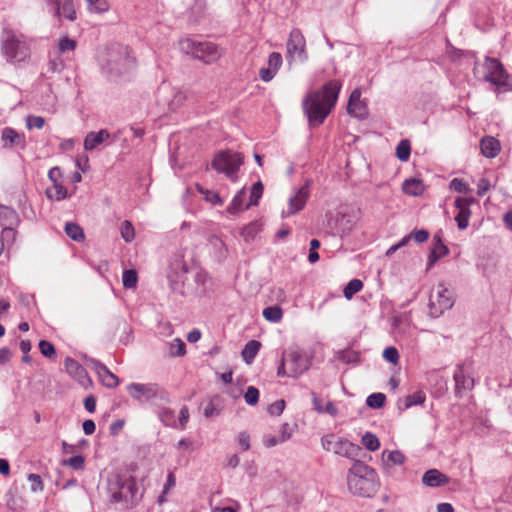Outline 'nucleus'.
I'll return each instance as SVG.
<instances>
[{
    "mask_svg": "<svg viewBox=\"0 0 512 512\" xmlns=\"http://www.w3.org/2000/svg\"><path fill=\"white\" fill-rule=\"evenodd\" d=\"M433 241L434 244L431 251H433L440 257H444L449 253L448 247L443 243L442 238L439 234H435L433 236Z\"/></svg>",
    "mask_w": 512,
    "mask_h": 512,
    "instance_id": "46",
    "label": "nucleus"
},
{
    "mask_svg": "<svg viewBox=\"0 0 512 512\" xmlns=\"http://www.w3.org/2000/svg\"><path fill=\"white\" fill-rule=\"evenodd\" d=\"M65 232L67 236L77 242H81L85 238L83 229L78 224L72 222L66 223Z\"/></svg>",
    "mask_w": 512,
    "mask_h": 512,
    "instance_id": "32",
    "label": "nucleus"
},
{
    "mask_svg": "<svg viewBox=\"0 0 512 512\" xmlns=\"http://www.w3.org/2000/svg\"><path fill=\"white\" fill-rule=\"evenodd\" d=\"M1 50L10 62H21L30 55V47L26 38L10 30L3 32Z\"/></svg>",
    "mask_w": 512,
    "mask_h": 512,
    "instance_id": "4",
    "label": "nucleus"
},
{
    "mask_svg": "<svg viewBox=\"0 0 512 512\" xmlns=\"http://www.w3.org/2000/svg\"><path fill=\"white\" fill-rule=\"evenodd\" d=\"M409 236L415 240L417 243H423L428 240L429 233L425 229H420L412 232Z\"/></svg>",
    "mask_w": 512,
    "mask_h": 512,
    "instance_id": "60",
    "label": "nucleus"
},
{
    "mask_svg": "<svg viewBox=\"0 0 512 512\" xmlns=\"http://www.w3.org/2000/svg\"><path fill=\"white\" fill-rule=\"evenodd\" d=\"M17 486L14 484L13 487L9 490L7 493V506L13 510H17L23 507L24 500L20 499V503H18V500L15 498L17 494Z\"/></svg>",
    "mask_w": 512,
    "mask_h": 512,
    "instance_id": "45",
    "label": "nucleus"
},
{
    "mask_svg": "<svg viewBox=\"0 0 512 512\" xmlns=\"http://www.w3.org/2000/svg\"><path fill=\"white\" fill-rule=\"evenodd\" d=\"M454 305L453 293L445 284L439 283L432 291L429 299V314L437 318Z\"/></svg>",
    "mask_w": 512,
    "mask_h": 512,
    "instance_id": "8",
    "label": "nucleus"
},
{
    "mask_svg": "<svg viewBox=\"0 0 512 512\" xmlns=\"http://www.w3.org/2000/svg\"><path fill=\"white\" fill-rule=\"evenodd\" d=\"M480 149L483 156L487 158H495L501 150V145L496 138L492 136H485L480 141Z\"/></svg>",
    "mask_w": 512,
    "mask_h": 512,
    "instance_id": "23",
    "label": "nucleus"
},
{
    "mask_svg": "<svg viewBox=\"0 0 512 512\" xmlns=\"http://www.w3.org/2000/svg\"><path fill=\"white\" fill-rule=\"evenodd\" d=\"M267 63L269 68L278 72L283 63L282 55L279 52H272L268 57Z\"/></svg>",
    "mask_w": 512,
    "mask_h": 512,
    "instance_id": "50",
    "label": "nucleus"
},
{
    "mask_svg": "<svg viewBox=\"0 0 512 512\" xmlns=\"http://www.w3.org/2000/svg\"><path fill=\"white\" fill-rule=\"evenodd\" d=\"M39 350L41 354L49 359H55L56 358V350L52 343L41 340L39 342Z\"/></svg>",
    "mask_w": 512,
    "mask_h": 512,
    "instance_id": "47",
    "label": "nucleus"
},
{
    "mask_svg": "<svg viewBox=\"0 0 512 512\" xmlns=\"http://www.w3.org/2000/svg\"><path fill=\"white\" fill-rule=\"evenodd\" d=\"M127 390L131 397L141 402H147L158 394L157 384L133 383L127 387Z\"/></svg>",
    "mask_w": 512,
    "mask_h": 512,
    "instance_id": "12",
    "label": "nucleus"
},
{
    "mask_svg": "<svg viewBox=\"0 0 512 512\" xmlns=\"http://www.w3.org/2000/svg\"><path fill=\"white\" fill-rule=\"evenodd\" d=\"M276 74L277 72L269 67H263L259 70V77L264 82H270Z\"/></svg>",
    "mask_w": 512,
    "mask_h": 512,
    "instance_id": "59",
    "label": "nucleus"
},
{
    "mask_svg": "<svg viewBox=\"0 0 512 512\" xmlns=\"http://www.w3.org/2000/svg\"><path fill=\"white\" fill-rule=\"evenodd\" d=\"M339 359L344 363H356L359 360V354L352 350H346L339 354Z\"/></svg>",
    "mask_w": 512,
    "mask_h": 512,
    "instance_id": "54",
    "label": "nucleus"
},
{
    "mask_svg": "<svg viewBox=\"0 0 512 512\" xmlns=\"http://www.w3.org/2000/svg\"><path fill=\"white\" fill-rule=\"evenodd\" d=\"M288 368V377L296 378L310 367L308 357L298 349H290L283 355Z\"/></svg>",
    "mask_w": 512,
    "mask_h": 512,
    "instance_id": "10",
    "label": "nucleus"
},
{
    "mask_svg": "<svg viewBox=\"0 0 512 512\" xmlns=\"http://www.w3.org/2000/svg\"><path fill=\"white\" fill-rule=\"evenodd\" d=\"M209 245L211 246L215 257L222 261L226 258L228 250L223 240L217 236L209 238Z\"/></svg>",
    "mask_w": 512,
    "mask_h": 512,
    "instance_id": "29",
    "label": "nucleus"
},
{
    "mask_svg": "<svg viewBox=\"0 0 512 512\" xmlns=\"http://www.w3.org/2000/svg\"><path fill=\"white\" fill-rule=\"evenodd\" d=\"M383 357L386 361L396 364L399 361V352L395 347H387L383 352Z\"/></svg>",
    "mask_w": 512,
    "mask_h": 512,
    "instance_id": "53",
    "label": "nucleus"
},
{
    "mask_svg": "<svg viewBox=\"0 0 512 512\" xmlns=\"http://www.w3.org/2000/svg\"><path fill=\"white\" fill-rule=\"evenodd\" d=\"M28 480L31 482V491L32 492H42L44 489V484L41 477L38 474H29Z\"/></svg>",
    "mask_w": 512,
    "mask_h": 512,
    "instance_id": "52",
    "label": "nucleus"
},
{
    "mask_svg": "<svg viewBox=\"0 0 512 512\" xmlns=\"http://www.w3.org/2000/svg\"><path fill=\"white\" fill-rule=\"evenodd\" d=\"M108 491L111 502L119 503L126 508L135 503L138 493L134 479L127 476H117L111 480Z\"/></svg>",
    "mask_w": 512,
    "mask_h": 512,
    "instance_id": "3",
    "label": "nucleus"
},
{
    "mask_svg": "<svg viewBox=\"0 0 512 512\" xmlns=\"http://www.w3.org/2000/svg\"><path fill=\"white\" fill-rule=\"evenodd\" d=\"M321 444L324 450L333 452L339 456L350 460L358 461L357 458L361 453V447L350 442L349 440L337 437L334 434H327L321 438Z\"/></svg>",
    "mask_w": 512,
    "mask_h": 512,
    "instance_id": "6",
    "label": "nucleus"
},
{
    "mask_svg": "<svg viewBox=\"0 0 512 512\" xmlns=\"http://www.w3.org/2000/svg\"><path fill=\"white\" fill-rule=\"evenodd\" d=\"M426 400V395L423 391L418 390L413 394L407 395L404 399V408L409 409L413 406L422 405Z\"/></svg>",
    "mask_w": 512,
    "mask_h": 512,
    "instance_id": "31",
    "label": "nucleus"
},
{
    "mask_svg": "<svg viewBox=\"0 0 512 512\" xmlns=\"http://www.w3.org/2000/svg\"><path fill=\"white\" fill-rule=\"evenodd\" d=\"M486 75L484 80L491 84L502 87L507 85V73L498 59L486 57L484 62Z\"/></svg>",
    "mask_w": 512,
    "mask_h": 512,
    "instance_id": "11",
    "label": "nucleus"
},
{
    "mask_svg": "<svg viewBox=\"0 0 512 512\" xmlns=\"http://www.w3.org/2000/svg\"><path fill=\"white\" fill-rule=\"evenodd\" d=\"M263 189V184L260 181L253 184L250 192V202L246 205V209H248L252 205L258 204L259 199L263 194Z\"/></svg>",
    "mask_w": 512,
    "mask_h": 512,
    "instance_id": "42",
    "label": "nucleus"
},
{
    "mask_svg": "<svg viewBox=\"0 0 512 512\" xmlns=\"http://www.w3.org/2000/svg\"><path fill=\"white\" fill-rule=\"evenodd\" d=\"M260 347H261V343L259 341H257V340L248 341L241 352L243 360L247 364H250L253 361V359L256 357V355L258 354Z\"/></svg>",
    "mask_w": 512,
    "mask_h": 512,
    "instance_id": "27",
    "label": "nucleus"
},
{
    "mask_svg": "<svg viewBox=\"0 0 512 512\" xmlns=\"http://www.w3.org/2000/svg\"><path fill=\"white\" fill-rule=\"evenodd\" d=\"M490 189V183L489 180L486 178H481L477 184V194L479 196H483L488 192Z\"/></svg>",
    "mask_w": 512,
    "mask_h": 512,
    "instance_id": "61",
    "label": "nucleus"
},
{
    "mask_svg": "<svg viewBox=\"0 0 512 512\" xmlns=\"http://www.w3.org/2000/svg\"><path fill=\"white\" fill-rule=\"evenodd\" d=\"M361 443L369 451H376L380 447V441L378 437L370 432H366L362 436Z\"/></svg>",
    "mask_w": 512,
    "mask_h": 512,
    "instance_id": "35",
    "label": "nucleus"
},
{
    "mask_svg": "<svg viewBox=\"0 0 512 512\" xmlns=\"http://www.w3.org/2000/svg\"><path fill=\"white\" fill-rule=\"evenodd\" d=\"M76 48V42L72 39H70L67 36H64L59 39L58 42V49L61 53L74 51Z\"/></svg>",
    "mask_w": 512,
    "mask_h": 512,
    "instance_id": "49",
    "label": "nucleus"
},
{
    "mask_svg": "<svg viewBox=\"0 0 512 512\" xmlns=\"http://www.w3.org/2000/svg\"><path fill=\"white\" fill-rule=\"evenodd\" d=\"M383 459L393 465H402L405 461V456L399 450L384 451Z\"/></svg>",
    "mask_w": 512,
    "mask_h": 512,
    "instance_id": "41",
    "label": "nucleus"
},
{
    "mask_svg": "<svg viewBox=\"0 0 512 512\" xmlns=\"http://www.w3.org/2000/svg\"><path fill=\"white\" fill-rule=\"evenodd\" d=\"M449 187L451 190L458 193H465L468 191V185L463 180L458 178L451 180Z\"/></svg>",
    "mask_w": 512,
    "mask_h": 512,
    "instance_id": "55",
    "label": "nucleus"
},
{
    "mask_svg": "<svg viewBox=\"0 0 512 512\" xmlns=\"http://www.w3.org/2000/svg\"><path fill=\"white\" fill-rule=\"evenodd\" d=\"M109 137L110 133L106 129H101L98 132H89L84 139V149L91 151L105 140L109 139Z\"/></svg>",
    "mask_w": 512,
    "mask_h": 512,
    "instance_id": "24",
    "label": "nucleus"
},
{
    "mask_svg": "<svg viewBox=\"0 0 512 512\" xmlns=\"http://www.w3.org/2000/svg\"><path fill=\"white\" fill-rule=\"evenodd\" d=\"M386 396L383 393H373L366 399L368 407L373 409H379L385 404Z\"/></svg>",
    "mask_w": 512,
    "mask_h": 512,
    "instance_id": "43",
    "label": "nucleus"
},
{
    "mask_svg": "<svg viewBox=\"0 0 512 512\" xmlns=\"http://www.w3.org/2000/svg\"><path fill=\"white\" fill-rule=\"evenodd\" d=\"M123 286L126 289L135 288L138 282V274L134 269L125 270L122 275Z\"/></svg>",
    "mask_w": 512,
    "mask_h": 512,
    "instance_id": "38",
    "label": "nucleus"
},
{
    "mask_svg": "<svg viewBox=\"0 0 512 512\" xmlns=\"http://www.w3.org/2000/svg\"><path fill=\"white\" fill-rule=\"evenodd\" d=\"M263 317L270 322L277 323L282 318V309L279 306L266 307L263 312Z\"/></svg>",
    "mask_w": 512,
    "mask_h": 512,
    "instance_id": "36",
    "label": "nucleus"
},
{
    "mask_svg": "<svg viewBox=\"0 0 512 512\" xmlns=\"http://www.w3.org/2000/svg\"><path fill=\"white\" fill-rule=\"evenodd\" d=\"M196 188L199 191V193H201L203 195L204 199L207 202H209L213 205H222L223 204V200L221 199V197L219 196V194L217 192L205 189L204 187H202L199 184H196Z\"/></svg>",
    "mask_w": 512,
    "mask_h": 512,
    "instance_id": "33",
    "label": "nucleus"
},
{
    "mask_svg": "<svg viewBox=\"0 0 512 512\" xmlns=\"http://www.w3.org/2000/svg\"><path fill=\"white\" fill-rule=\"evenodd\" d=\"M238 443L243 448V450L250 449V437L246 432H240L238 435Z\"/></svg>",
    "mask_w": 512,
    "mask_h": 512,
    "instance_id": "63",
    "label": "nucleus"
},
{
    "mask_svg": "<svg viewBox=\"0 0 512 512\" xmlns=\"http://www.w3.org/2000/svg\"><path fill=\"white\" fill-rule=\"evenodd\" d=\"M453 378L455 381V393L459 395L461 390H471L474 387V379L465 371L464 365H457Z\"/></svg>",
    "mask_w": 512,
    "mask_h": 512,
    "instance_id": "15",
    "label": "nucleus"
},
{
    "mask_svg": "<svg viewBox=\"0 0 512 512\" xmlns=\"http://www.w3.org/2000/svg\"><path fill=\"white\" fill-rule=\"evenodd\" d=\"M363 288V283L359 279H352L343 290L346 299L350 300L356 293Z\"/></svg>",
    "mask_w": 512,
    "mask_h": 512,
    "instance_id": "37",
    "label": "nucleus"
},
{
    "mask_svg": "<svg viewBox=\"0 0 512 512\" xmlns=\"http://www.w3.org/2000/svg\"><path fill=\"white\" fill-rule=\"evenodd\" d=\"M48 177L52 181V183H57L62 181V173L60 168L53 167L48 172Z\"/></svg>",
    "mask_w": 512,
    "mask_h": 512,
    "instance_id": "64",
    "label": "nucleus"
},
{
    "mask_svg": "<svg viewBox=\"0 0 512 512\" xmlns=\"http://www.w3.org/2000/svg\"><path fill=\"white\" fill-rule=\"evenodd\" d=\"M46 195L49 199L60 201L68 197V192L67 189L62 185L61 181L53 183L51 187L47 188Z\"/></svg>",
    "mask_w": 512,
    "mask_h": 512,
    "instance_id": "30",
    "label": "nucleus"
},
{
    "mask_svg": "<svg viewBox=\"0 0 512 512\" xmlns=\"http://www.w3.org/2000/svg\"><path fill=\"white\" fill-rule=\"evenodd\" d=\"M26 125L28 129H42L45 125V119L41 116L30 115L26 119Z\"/></svg>",
    "mask_w": 512,
    "mask_h": 512,
    "instance_id": "51",
    "label": "nucleus"
},
{
    "mask_svg": "<svg viewBox=\"0 0 512 512\" xmlns=\"http://www.w3.org/2000/svg\"><path fill=\"white\" fill-rule=\"evenodd\" d=\"M341 87L340 81L331 80L321 90L308 93L302 106L311 125L316 126L324 122L337 102Z\"/></svg>",
    "mask_w": 512,
    "mask_h": 512,
    "instance_id": "1",
    "label": "nucleus"
},
{
    "mask_svg": "<svg viewBox=\"0 0 512 512\" xmlns=\"http://www.w3.org/2000/svg\"><path fill=\"white\" fill-rule=\"evenodd\" d=\"M402 189L408 195L419 196L424 191V184L419 179L410 178L404 181Z\"/></svg>",
    "mask_w": 512,
    "mask_h": 512,
    "instance_id": "26",
    "label": "nucleus"
},
{
    "mask_svg": "<svg viewBox=\"0 0 512 512\" xmlns=\"http://www.w3.org/2000/svg\"><path fill=\"white\" fill-rule=\"evenodd\" d=\"M244 189L240 190L232 199L227 211L230 214H237L243 209Z\"/></svg>",
    "mask_w": 512,
    "mask_h": 512,
    "instance_id": "40",
    "label": "nucleus"
},
{
    "mask_svg": "<svg viewBox=\"0 0 512 512\" xmlns=\"http://www.w3.org/2000/svg\"><path fill=\"white\" fill-rule=\"evenodd\" d=\"M243 164L240 153L233 151H221L215 155L211 167L218 173H224L232 181H236L238 170Z\"/></svg>",
    "mask_w": 512,
    "mask_h": 512,
    "instance_id": "7",
    "label": "nucleus"
},
{
    "mask_svg": "<svg viewBox=\"0 0 512 512\" xmlns=\"http://www.w3.org/2000/svg\"><path fill=\"white\" fill-rule=\"evenodd\" d=\"M88 6V10L91 13H104L107 12L110 8L109 2L107 0H85Z\"/></svg>",
    "mask_w": 512,
    "mask_h": 512,
    "instance_id": "34",
    "label": "nucleus"
},
{
    "mask_svg": "<svg viewBox=\"0 0 512 512\" xmlns=\"http://www.w3.org/2000/svg\"><path fill=\"white\" fill-rule=\"evenodd\" d=\"M189 419V411L186 406H183L179 412V428L184 429Z\"/></svg>",
    "mask_w": 512,
    "mask_h": 512,
    "instance_id": "62",
    "label": "nucleus"
},
{
    "mask_svg": "<svg viewBox=\"0 0 512 512\" xmlns=\"http://www.w3.org/2000/svg\"><path fill=\"white\" fill-rule=\"evenodd\" d=\"M55 14L58 18H64L68 21L77 19L75 0H62L55 7Z\"/></svg>",
    "mask_w": 512,
    "mask_h": 512,
    "instance_id": "17",
    "label": "nucleus"
},
{
    "mask_svg": "<svg viewBox=\"0 0 512 512\" xmlns=\"http://www.w3.org/2000/svg\"><path fill=\"white\" fill-rule=\"evenodd\" d=\"M474 202L473 199L464 197H457L455 199V207L458 209V213L455 216V221L460 230H464L469 225V219L471 216L470 205Z\"/></svg>",
    "mask_w": 512,
    "mask_h": 512,
    "instance_id": "14",
    "label": "nucleus"
},
{
    "mask_svg": "<svg viewBox=\"0 0 512 512\" xmlns=\"http://www.w3.org/2000/svg\"><path fill=\"white\" fill-rule=\"evenodd\" d=\"M309 197V186L305 184L300 189L297 190L296 194L289 199V209L286 213V216H291L298 211H300L306 204V201Z\"/></svg>",
    "mask_w": 512,
    "mask_h": 512,
    "instance_id": "16",
    "label": "nucleus"
},
{
    "mask_svg": "<svg viewBox=\"0 0 512 512\" xmlns=\"http://www.w3.org/2000/svg\"><path fill=\"white\" fill-rule=\"evenodd\" d=\"M186 354V345L180 338H175L167 344V356L171 358L183 357Z\"/></svg>",
    "mask_w": 512,
    "mask_h": 512,
    "instance_id": "28",
    "label": "nucleus"
},
{
    "mask_svg": "<svg viewBox=\"0 0 512 512\" xmlns=\"http://www.w3.org/2000/svg\"><path fill=\"white\" fill-rule=\"evenodd\" d=\"M65 464L75 470H80L84 467V457L81 455L73 456L65 461Z\"/></svg>",
    "mask_w": 512,
    "mask_h": 512,
    "instance_id": "58",
    "label": "nucleus"
},
{
    "mask_svg": "<svg viewBox=\"0 0 512 512\" xmlns=\"http://www.w3.org/2000/svg\"><path fill=\"white\" fill-rule=\"evenodd\" d=\"M2 141L3 146L6 148H12L14 146L24 147L25 135L7 127L2 131Z\"/></svg>",
    "mask_w": 512,
    "mask_h": 512,
    "instance_id": "22",
    "label": "nucleus"
},
{
    "mask_svg": "<svg viewBox=\"0 0 512 512\" xmlns=\"http://www.w3.org/2000/svg\"><path fill=\"white\" fill-rule=\"evenodd\" d=\"M422 483L428 487H440L449 483V478L437 469H430L422 476Z\"/></svg>",
    "mask_w": 512,
    "mask_h": 512,
    "instance_id": "19",
    "label": "nucleus"
},
{
    "mask_svg": "<svg viewBox=\"0 0 512 512\" xmlns=\"http://www.w3.org/2000/svg\"><path fill=\"white\" fill-rule=\"evenodd\" d=\"M347 485L355 495L370 497L378 488L376 471L362 461H355L348 470Z\"/></svg>",
    "mask_w": 512,
    "mask_h": 512,
    "instance_id": "2",
    "label": "nucleus"
},
{
    "mask_svg": "<svg viewBox=\"0 0 512 512\" xmlns=\"http://www.w3.org/2000/svg\"><path fill=\"white\" fill-rule=\"evenodd\" d=\"M244 399L248 405H256L259 401V390L254 386H249L244 394Z\"/></svg>",
    "mask_w": 512,
    "mask_h": 512,
    "instance_id": "48",
    "label": "nucleus"
},
{
    "mask_svg": "<svg viewBox=\"0 0 512 512\" xmlns=\"http://www.w3.org/2000/svg\"><path fill=\"white\" fill-rule=\"evenodd\" d=\"M285 401L283 399L277 400L268 407L270 415L279 416L285 409Z\"/></svg>",
    "mask_w": 512,
    "mask_h": 512,
    "instance_id": "56",
    "label": "nucleus"
},
{
    "mask_svg": "<svg viewBox=\"0 0 512 512\" xmlns=\"http://www.w3.org/2000/svg\"><path fill=\"white\" fill-rule=\"evenodd\" d=\"M186 100V95L183 91L171 88L169 95L166 96V104L170 112L177 111Z\"/></svg>",
    "mask_w": 512,
    "mask_h": 512,
    "instance_id": "25",
    "label": "nucleus"
},
{
    "mask_svg": "<svg viewBox=\"0 0 512 512\" xmlns=\"http://www.w3.org/2000/svg\"><path fill=\"white\" fill-rule=\"evenodd\" d=\"M180 50L192 55L207 64L217 61L221 57L218 46L208 41H196L193 38H184L179 41Z\"/></svg>",
    "mask_w": 512,
    "mask_h": 512,
    "instance_id": "5",
    "label": "nucleus"
},
{
    "mask_svg": "<svg viewBox=\"0 0 512 512\" xmlns=\"http://www.w3.org/2000/svg\"><path fill=\"white\" fill-rule=\"evenodd\" d=\"M259 230V225L256 222L250 223L242 230V235L246 240L253 239Z\"/></svg>",
    "mask_w": 512,
    "mask_h": 512,
    "instance_id": "57",
    "label": "nucleus"
},
{
    "mask_svg": "<svg viewBox=\"0 0 512 512\" xmlns=\"http://www.w3.org/2000/svg\"><path fill=\"white\" fill-rule=\"evenodd\" d=\"M411 146L409 140H401L396 147V156L400 161H407L410 157Z\"/></svg>",
    "mask_w": 512,
    "mask_h": 512,
    "instance_id": "39",
    "label": "nucleus"
},
{
    "mask_svg": "<svg viewBox=\"0 0 512 512\" xmlns=\"http://www.w3.org/2000/svg\"><path fill=\"white\" fill-rule=\"evenodd\" d=\"M67 373L84 387L91 385L92 381L85 368L73 358L67 357L64 361Z\"/></svg>",
    "mask_w": 512,
    "mask_h": 512,
    "instance_id": "13",
    "label": "nucleus"
},
{
    "mask_svg": "<svg viewBox=\"0 0 512 512\" xmlns=\"http://www.w3.org/2000/svg\"><path fill=\"white\" fill-rule=\"evenodd\" d=\"M361 92L359 89H355L349 98L348 102V113L352 116L363 118L366 115V106L361 101Z\"/></svg>",
    "mask_w": 512,
    "mask_h": 512,
    "instance_id": "20",
    "label": "nucleus"
},
{
    "mask_svg": "<svg viewBox=\"0 0 512 512\" xmlns=\"http://www.w3.org/2000/svg\"><path fill=\"white\" fill-rule=\"evenodd\" d=\"M95 371L102 382L108 388H115L119 384V380L104 364L100 362L95 363Z\"/></svg>",
    "mask_w": 512,
    "mask_h": 512,
    "instance_id": "21",
    "label": "nucleus"
},
{
    "mask_svg": "<svg viewBox=\"0 0 512 512\" xmlns=\"http://www.w3.org/2000/svg\"><path fill=\"white\" fill-rule=\"evenodd\" d=\"M174 266L175 267H171V271L168 272L167 278L171 283L172 289L177 291L180 288V284L184 281V275L187 269L181 260H176Z\"/></svg>",
    "mask_w": 512,
    "mask_h": 512,
    "instance_id": "18",
    "label": "nucleus"
},
{
    "mask_svg": "<svg viewBox=\"0 0 512 512\" xmlns=\"http://www.w3.org/2000/svg\"><path fill=\"white\" fill-rule=\"evenodd\" d=\"M121 237L125 242H131L135 237V230L130 221H123L120 226Z\"/></svg>",
    "mask_w": 512,
    "mask_h": 512,
    "instance_id": "44",
    "label": "nucleus"
},
{
    "mask_svg": "<svg viewBox=\"0 0 512 512\" xmlns=\"http://www.w3.org/2000/svg\"><path fill=\"white\" fill-rule=\"evenodd\" d=\"M287 60L291 62H304L307 60L306 40L298 28L291 30L287 40Z\"/></svg>",
    "mask_w": 512,
    "mask_h": 512,
    "instance_id": "9",
    "label": "nucleus"
}]
</instances>
